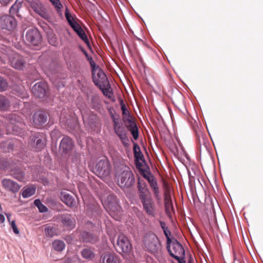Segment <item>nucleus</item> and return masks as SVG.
Returning a JSON list of instances; mask_svg holds the SVG:
<instances>
[{
    "label": "nucleus",
    "instance_id": "obj_1",
    "mask_svg": "<svg viewBox=\"0 0 263 263\" xmlns=\"http://www.w3.org/2000/svg\"><path fill=\"white\" fill-rule=\"evenodd\" d=\"M121 170L122 172L118 179V184L130 200L132 197V173L130 168L124 165H121Z\"/></svg>",
    "mask_w": 263,
    "mask_h": 263
},
{
    "label": "nucleus",
    "instance_id": "obj_2",
    "mask_svg": "<svg viewBox=\"0 0 263 263\" xmlns=\"http://www.w3.org/2000/svg\"><path fill=\"white\" fill-rule=\"evenodd\" d=\"M116 251L121 254L126 260H130L132 244L127 237L123 235L119 236L116 245Z\"/></svg>",
    "mask_w": 263,
    "mask_h": 263
},
{
    "label": "nucleus",
    "instance_id": "obj_3",
    "mask_svg": "<svg viewBox=\"0 0 263 263\" xmlns=\"http://www.w3.org/2000/svg\"><path fill=\"white\" fill-rule=\"evenodd\" d=\"M143 245L146 250L153 254L157 253L161 247L158 238L153 233H148L144 235Z\"/></svg>",
    "mask_w": 263,
    "mask_h": 263
},
{
    "label": "nucleus",
    "instance_id": "obj_4",
    "mask_svg": "<svg viewBox=\"0 0 263 263\" xmlns=\"http://www.w3.org/2000/svg\"><path fill=\"white\" fill-rule=\"evenodd\" d=\"M24 40L30 46L39 47L42 43V37L36 28H31L25 32Z\"/></svg>",
    "mask_w": 263,
    "mask_h": 263
},
{
    "label": "nucleus",
    "instance_id": "obj_5",
    "mask_svg": "<svg viewBox=\"0 0 263 263\" xmlns=\"http://www.w3.org/2000/svg\"><path fill=\"white\" fill-rule=\"evenodd\" d=\"M167 249L170 255L181 263V257L184 255V250L182 245L176 240L171 241L169 243H167Z\"/></svg>",
    "mask_w": 263,
    "mask_h": 263
},
{
    "label": "nucleus",
    "instance_id": "obj_6",
    "mask_svg": "<svg viewBox=\"0 0 263 263\" xmlns=\"http://www.w3.org/2000/svg\"><path fill=\"white\" fill-rule=\"evenodd\" d=\"M93 172L100 178L109 176L110 173V166L109 161L106 159L100 160L96 164L93 168Z\"/></svg>",
    "mask_w": 263,
    "mask_h": 263
},
{
    "label": "nucleus",
    "instance_id": "obj_7",
    "mask_svg": "<svg viewBox=\"0 0 263 263\" xmlns=\"http://www.w3.org/2000/svg\"><path fill=\"white\" fill-rule=\"evenodd\" d=\"M133 143V151L134 155L135 164L138 171L144 168H147L148 166L146 163L144 155L141 152V148L137 143Z\"/></svg>",
    "mask_w": 263,
    "mask_h": 263
},
{
    "label": "nucleus",
    "instance_id": "obj_8",
    "mask_svg": "<svg viewBox=\"0 0 263 263\" xmlns=\"http://www.w3.org/2000/svg\"><path fill=\"white\" fill-rule=\"evenodd\" d=\"M29 143L35 151H41L46 146V136L43 134H36L32 135L30 137Z\"/></svg>",
    "mask_w": 263,
    "mask_h": 263
},
{
    "label": "nucleus",
    "instance_id": "obj_9",
    "mask_svg": "<svg viewBox=\"0 0 263 263\" xmlns=\"http://www.w3.org/2000/svg\"><path fill=\"white\" fill-rule=\"evenodd\" d=\"M32 119L35 126L39 127H43L48 123L49 114L45 110H39L34 113Z\"/></svg>",
    "mask_w": 263,
    "mask_h": 263
},
{
    "label": "nucleus",
    "instance_id": "obj_10",
    "mask_svg": "<svg viewBox=\"0 0 263 263\" xmlns=\"http://www.w3.org/2000/svg\"><path fill=\"white\" fill-rule=\"evenodd\" d=\"M48 87L45 82H38L34 84L32 88V92L34 96L38 98H44L47 95Z\"/></svg>",
    "mask_w": 263,
    "mask_h": 263
},
{
    "label": "nucleus",
    "instance_id": "obj_11",
    "mask_svg": "<svg viewBox=\"0 0 263 263\" xmlns=\"http://www.w3.org/2000/svg\"><path fill=\"white\" fill-rule=\"evenodd\" d=\"M104 206L107 210L113 213L119 211L120 209L116 197L113 194L108 195L104 199Z\"/></svg>",
    "mask_w": 263,
    "mask_h": 263
},
{
    "label": "nucleus",
    "instance_id": "obj_12",
    "mask_svg": "<svg viewBox=\"0 0 263 263\" xmlns=\"http://www.w3.org/2000/svg\"><path fill=\"white\" fill-rule=\"evenodd\" d=\"M15 19L10 15H5L0 17V28L2 29L11 30L16 26Z\"/></svg>",
    "mask_w": 263,
    "mask_h": 263
},
{
    "label": "nucleus",
    "instance_id": "obj_13",
    "mask_svg": "<svg viewBox=\"0 0 263 263\" xmlns=\"http://www.w3.org/2000/svg\"><path fill=\"white\" fill-rule=\"evenodd\" d=\"M120 105L122 112V124L126 126L132 133V116L122 100L120 101Z\"/></svg>",
    "mask_w": 263,
    "mask_h": 263
},
{
    "label": "nucleus",
    "instance_id": "obj_14",
    "mask_svg": "<svg viewBox=\"0 0 263 263\" xmlns=\"http://www.w3.org/2000/svg\"><path fill=\"white\" fill-rule=\"evenodd\" d=\"M111 117H112L113 121H114V126L115 130L116 132V133L119 135L120 138L122 139L123 144L126 147L125 151L126 152L127 155L128 156V158H130V153L129 150L128 149V147H129V144L126 142V138H124V139L123 138V137H122L123 135H122L121 134H119V133H120L121 132V129H122V128L120 127V123L119 122V116L118 115L117 117H116L114 115L111 114Z\"/></svg>",
    "mask_w": 263,
    "mask_h": 263
},
{
    "label": "nucleus",
    "instance_id": "obj_15",
    "mask_svg": "<svg viewBox=\"0 0 263 263\" xmlns=\"http://www.w3.org/2000/svg\"><path fill=\"white\" fill-rule=\"evenodd\" d=\"M60 198L61 200L69 207H73L76 205L75 195L69 191H61Z\"/></svg>",
    "mask_w": 263,
    "mask_h": 263
},
{
    "label": "nucleus",
    "instance_id": "obj_16",
    "mask_svg": "<svg viewBox=\"0 0 263 263\" xmlns=\"http://www.w3.org/2000/svg\"><path fill=\"white\" fill-rule=\"evenodd\" d=\"M143 209L146 213L152 217L155 216V205L153 199L149 197L141 200Z\"/></svg>",
    "mask_w": 263,
    "mask_h": 263
},
{
    "label": "nucleus",
    "instance_id": "obj_17",
    "mask_svg": "<svg viewBox=\"0 0 263 263\" xmlns=\"http://www.w3.org/2000/svg\"><path fill=\"white\" fill-rule=\"evenodd\" d=\"M73 145V141L71 138L68 137H64L60 143V151L63 155L67 154L72 150Z\"/></svg>",
    "mask_w": 263,
    "mask_h": 263
},
{
    "label": "nucleus",
    "instance_id": "obj_18",
    "mask_svg": "<svg viewBox=\"0 0 263 263\" xmlns=\"http://www.w3.org/2000/svg\"><path fill=\"white\" fill-rule=\"evenodd\" d=\"M139 172L141 175L148 181L152 189L158 186L154 176L149 172L148 166L147 167V168L141 169Z\"/></svg>",
    "mask_w": 263,
    "mask_h": 263
},
{
    "label": "nucleus",
    "instance_id": "obj_19",
    "mask_svg": "<svg viewBox=\"0 0 263 263\" xmlns=\"http://www.w3.org/2000/svg\"><path fill=\"white\" fill-rule=\"evenodd\" d=\"M80 236L82 241L85 243L94 244L99 240L97 235L85 231L82 232Z\"/></svg>",
    "mask_w": 263,
    "mask_h": 263
},
{
    "label": "nucleus",
    "instance_id": "obj_20",
    "mask_svg": "<svg viewBox=\"0 0 263 263\" xmlns=\"http://www.w3.org/2000/svg\"><path fill=\"white\" fill-rule=\"evenodd\" d=\"M164 206L166 214L171 218L172 216V214L174 213V209L169 193H165L164 194Z\"/></svg>",
    "mask_w": 263,
    "mask_h": 263
},
{
    "label": "nucleus",
    "instance_id": "obj_21",
    "mask_svg": "<svg viewBox=\"0 0 263 263\" xmlns=\"http://www.w3.org/2000/svg\"><path fill=\"white\" fill-rule=\"evenodd\" d=\"M31 8L37 14L45 17L46 15L45 12V8L39 0H32L29 2Z\"/></svg>",
    "mask_w": 263,
    "mask_h": 263
},
{
    "label": "nucleus",
    "instance_id": "obj_22",
    "mask_svg": "<svg viewBox=\"0 0 263 263\" xmlns=\"http://www.w3.org/2000/svg\"><path fill=\"white\" fill-rule=\"evenodd\" d=\"M92 78L95 84L98 86L100 89L102 90L104 89H107V87L109 84L106 74L104 76V77H101L100 79H98L97 77L95 76V73H94V75H92Z\"/></svg>",
    "mask_w": 263,
    "mask_h": 263
},
{
    "label": "nucleus",
    "instance_id": "obj_23",
    "mask_svg": "<svg viewBox=\"0 0 263 263\" xmlns=\"http://www.w3.org/2000/svg\"><path fill=\"white\" fill-rule=\"evenodd\" d=\"M2 182L3 186L6 189L13 193L18 192L20 189V185L11 180L5 179L3 180Z\"/></svg>",
    "mask_w": 263,
    "mask_h": 263
},
{
    "label": "nucleus",
    "instance_id": "obj_24",
    "mask_svg": "<svg viewBox=\"0 0 263 263\" xmlns=\"http://www.w3.org/2000/svg\"><path fill=\"white\" fill-rule=\"evenodd\" d=\"M10 175L19 181H22L24 178L25 173L18 165H16L15 166L11 167L10 170Z\"/></svg>",
    "mask_w": 263,
    "mask_h": 263
},
{
    "label": "nucleus",
    "instance_id": "obj_25",
    "mask_svg": "<svg viewBox=\"0 0 263 263\" xmlns=\"http://www.w3.org/2000/svg\"><path fill=\"white\" fill-rule=\"evenodd\" d=\"M22 5L23 1L16 0L15 3L11 7L10 9V13L17 16L21 17L22 14Z\"/></svg>",
    "mask_w": 263,
    "mask_h": 263
},
{
    "label": "nucleus",
    "instance_id": "obj_26",
    "mask_svg": "<svg viewBox=\"0 0 263 263\" xmlns=\"http://www.w3.org/2000/svg\"><path fill=\"white\" fill-rule=\"evenodd\" d=\"M133 56H134L135 62L139 70L140 71L142 69L144 70L145 66V64L141 57L140 55L137 48L134 47V45H133Z\"/></svg>",
    "mask_w": 263,
    "mask_h": 263
},
{
    "label": "nucleus",
    "instance_id": "obj_27",
    "mask_svg": "<svg viewBox=\"0 0 263 263\" xmlns=\"http://www.w3.org/2000/svg\"><path fill=\"white\" fill-rule=\"evenodd\" d=\"M61 222L65 226L68 227L74 226L75 220L72 216L69 214H63L59 215Z\"/></svg>",
    "mask_w": 263,
    "mask_h": 263
},
{
    "label": "nucleus",
    "instance_id": "obj_28",
    "mask_svg": "<svg viewBox=\"0 0 263 263\" xmlns=\"http://www.w3.org/2000/svg\"><path fill=\"white\" fill-rule=\"evenodd\" d=\"M48 43L54 46L58 45V39L56 35L54 33L52 29L47 27L45 30Z\"/></svg>",
    "mask_w": 263,
    "mask_h": 263
},
{
    "label": "nucleus",
    "instance_id": "obj_29",
    "mask_svg": "<svg viewBox=\"0 0 263 263\" xmlns=\"http://www.w3.org/2000/svg\"><path fill=\"white\" fill-rule=\"evenodd\" d=\"M138 191L139 192V198L140 200L147 197H149V196H148L149 191L147 188L145 182H139Z\"/></svg>",
    "mask_w": 263,
    "mask_h": 263
},
{
    "label": "nucleus",
    "instance_id": "obj_30",
    "mask_svg": "<svg viewBox=\"0 0 263 263\" xmlns=\"http://www.w3.org/2000/svg\"><path fill=\"white\" fill-rule=\"evenodd\" d=\"M11 102L8 97L0 95V111H7L10 107Z\"/></svg>",
    "mask_w": 263,
    "mask_h": 263
},
{
    "label": "nucleus",
    "instance_id": "obj_31",
    "mask_svg": "<svg viewBox=\"0 0 263 263\" xmlns=\"http://www.w3.org/2000/svg\"><path fill=\"white\" fill-rule=\"evenodd\" d=\"M117 257L110 253H105L103 254L100 258L102 263H117Z\"/></svg>",
    "mask_w": 263,
    "mask_h": 263
},
{
    "label": "nucleus",
    "instance_id": "obj_32",
    "mask_svg": "<svg viewBox=\"0 0 263 263\" xmlns=\"http://www.w3.org/2000/svg\"><path fill=\"white\" fill-rule=\"evenodd\" d=\"M82 40H86L87 36L80 25L77 23L71 27Z\"/></svg>",
    "mask_w": 263,
    "mask_h": 263
},
{
    "label": "nucleus",
    "instance_id": "obj_33",
    "mask_svg": "<svg viewBox=\"0 0 263 263\" xmlns=\"http://www.w3.org/2000/svg\"><path fill=\"white\" fill-rule=\"evenodd\" d=\"M12 65L15 69L22 70L25 67V62L22 58H18L13 60Z\"/></svg>",
    "mask_w": 263,
    "mask_h": 263
},
{
    "label": "nucleus",
    "instance_id": "obj_34",
    "mask_svg": "<svg viewBox=\"0 0 263 263\" xmlns=\"http://www.w3.org/2000/svg\"><path fill=\"white\" fill-rule=\"evenodd\" d=\"M14 144L12 142H3L0 143V148L5 153H9L13 150Z\"/></svg>",
    "mask_w": 263,
    "mask_h": 263
},
{
    "label": "nucleus",
    "instance_id": "obj_35",
    "mask_svg": "<svg viewBox=\"0 0 263 263\" xmlns=\"http://www.w3.org/2000/svg\"><path fill=\"white\" fill-rule=\"evenodd\" d=\"M82 257L87 259H91L95 257V253L89 248H85L81 251Z\"/></svg>",
    "mask_w": 263,
    "mask_h": 263
},
{
    "label": "nucleus",
    "instance_id": "obj_36",
    "mask_svg": "<svg viewBox=\"0 0 263 263\" xmlns=\"http://www.w3.org/2000/svg\"><path fill=\"white\" fill-rule=\"evenodd\" d=\"M52 247L57 251H62L65 248V243L62 240H55L52 242Z\"/></svg>",
    "mask_w": 263,
    "mask_h": 263
},
{
    "label": "nucleus",
    "instance_id": "obj_37",
    "mask_svg": "<svg viewBox=\"0 0 263 263\" xmlns=\"http://www.w3.org/2000/svg\"><path fill=\"white\" fill-rule=\"evenodd\" d=\"M98 122V117L95 114L89 115L87 119V122L91 127L96 126Z\"/></svg>",
    "mask_w": 263,
    "mask_h": 263
},
{
    "label": "nucleus",
    "instance_id": "obj_38",
    "mask_svg": "<svg viewBox=\"0 0 263 263\" xmlns=\"http://www.w3.org/2000/svg\"><path fill=\"white\" fill-rule=\"evenodd\" d=\"M65 17L69 25L72 27L73 25L77 24L78 23L74 20L71 14L69 13L68 8H67L65 12Z\"/></svg>",
    "mask_w": 263,
    "mask_h": 263
},
{
    "label": "nucleus",
    "instance_id": "obj_39",
    "mask_svg": "<svg viewBox=\"0 0 263 263\" xmlns=\"http://www.w3.org/2000/svg\"><path fill=\"white\" fill-rule=\"evenodd\" d=\"M91 106L92 108L98 109L100 108V102L99 98L93 96L91 98Z\"/></svg>",
    "mask_w": 263,
    "mask_h": 263
},
{
    "label": "nucleus",
    "instance_id": "obj_40",
    "mask_svg": "<svg viewBox=\"0 0 263 263\" xmlns=\"http://www.w3.org/2000/svg\"><path fill=\"white\" fill-rule=\"evenodd\" d=\"M35 192V188L29 187L26 189L22 193V196L24 198H27L33 195Z\"/></svg>",
    "mask_w": 263,
    "mask_h": 263
},
{
    "label": "nucleus",
    "instance_id": "obj_41",
    "mask_svg": "<svg viewBox=\"0 0 263 263\" xmlns=\"http://www.w3.org/2000/svg\"><path fill=\"white\" fill-rule=\"evenodd\" d=\"M34 204L36 206L41 213L47 212L48 208L43 204H42L40 199H36L34 201Z\"/></svg>",
    "mask_w": 263,
    "mask_h": 263
},
{
    "label": "nucleus",
    "instance_id": "obj_42",
    "mask_svg": "<svg viewBox=\"0 0 263 263\" xmlns=\"http://www.w3.org/2000/svg\"><path fill=\"white\" fill-rule=\"evenodd\" d=\"M139 137V129L135 121L133 119V138L137 140Z\"/></svg>",
    "mask_w": 263,
    "mask_h": 263
},
{
    "label": "nucleus",
    "instance_id": "obj_43",
    "mask_svg": "<svg viewBox=\"0 0 263 263\" xmlns=\"http://www.w3.org/2000/svg\"><path fill=\"white\" fill-rule=\"evenodd\" d=\"M45 232L46 235L52 237L56 234L55 229L53 227H47L45 229Z\"/></svg>",
    "mask_w": 263,
    "mask_h": 263
},
{
    "label": "nucleus",
    "instance_id": "obj_44",
    "mask_svg": "<svg viewBox=\"0 0 263 263\" xmlns=\"http://www.w3.org/2000/svg\"><path fill=\"white\" fill-rule=\"evenodd\" d=\"M8 87V83L5 79L0 77V91H5Z\"/></svg>",
    "mask_w": 263,
    "mask_h": 263
},
{
    "label": "nucleus",
    "instance_id": "obj_45",
    "mask_svg": "<svg viewBox=\"0 0 263 263\" xmlns=\"http://www.w3.org/2000/svg\"><path fill=\"white\" fill-rule=\"evenodd\" d=\"M87 58V60L88 61L89 64L90 65V67L91 68V72H92V75H94V73H95L97 67L98 65H96L95 62L93 61L92 58L88 56Z\"/></svg>",
    "mask_w": 263,
    "mask_h": 263
},
{
    "label": "nucleus",
    "instance_id": "obj_46",
    "mask_svg": "<svg viewBox=\"0 0 263 263\" xmlns=\"http://www.w3.org/2000/svg\"><path fill=\"white\" fill-rule=\"evenodd\" d=\"M50 1L52 3V4L55 6V7L57 9V11L58 13L61 11V9L62 7V5L61 4L59 0H50Z\"/></svg>",
    "mask_w": 263,
    "mask_h": 263
},
{
    "label": "nucleus",
    "instance_id": "obj_47",
    "mask_svg": "<svg viewBox=\"0 0 263 263\" xmlns=\"http://www.w3.org/2000/svg\"><path fill=\"white\" fill-rule=\"evenodd\" d=\"M15 91V94L19 97H23L24 95L25 90L23 88L17 87L14 89Z\"/></svg>",
    "mask_w": 263,
    "mask_h": 263
},
{
    "label": "nucleus",
    "instance_id": "obj_48",
    "mask_svg": "<svg viewBox=\"0 0 263 263\" xmlns=\"http://www.w3.org/2000/svg\"><path fill=\"white\" fill-rule=\"evenodd\" d=\"M97 71V79H99L101 77H104V76L105 74L103 70L99 66H97L96 71Z\"/></svg>",
    "mask_w": 263,
    "mask_h": 263
},
{
    "label": "nucleus",
    "instance_id": "obj_49",
    "mask_svg": "<svg viewBox=\"0 0 263 263\" xmlns=\"http://www.w3.org/2000/svg\"><path fill=\"white\" fill-rule=\"evenodd\" d=\"M10 224L13 229V232L15 234H18L20 233V231L17 228L15 220H12L11 222H10Z\"/></svg>",
    "mask_w": 263,
    "mask_h": 263
},
{
    "label": "nucleus",
    "instance_id": "obj_50",
    "mask_svg": "<svg viewBox=\"0 0 263 263\" xmlns=\"http://www.w3.org/2000/svg\"><path fill=\"white\" fill-rule=\"evenodd\" d=\"M163 232L167 239V243H169V242L172 241L170 238V236H171V232L168 228H167L166 230H164Z\"/></svg>",
    "mask_w": 263,
    "mask_h": 263
},
{
    "label": "nucleus",
    "instance_id": "obj_51",
    "mask_svg": "<svg viewBox=\"0 0 263 263\" xmlns=\"http://www.w3.org/2000/svg\"><path fill=\"white\" fill-rule=\"evenodd\" d=\"M7 165V162L0 158V170L4 169Z\"/></svg>",
    "mask_w": 263,
    "mask_h": 263
},
{
    "label": "nucleus",
    "instance_id": "obj_52",
    "mask_svg": "<svg viewBox=\"0 0 263 263\" xmlns=\"http://www.w3.org/2000/svg\"><path fill=\"white\" fill-rule=\"evenodd\" d=\"M66 123L67 124V126L70 127V128H72L74 127L76 124V121L74 122L73 120L71 119H67Z\"/></svg>",
    "mask_w": 263,
    "mask_h": 263
},
{
    "label": "nucleus",
    "instance_id": "obj_53",
    "mask_svg": "<svg viewBox=\"0 0 263 263\" xmlns=\"http://www.w3.org/2000/svg\"><path fill=\"white\" fill-rule=\"evenodd\" d=\"M152 189H153L154 194L155 196V197L156 198L158 199L159 197V188H158V186L153 188Z\"/></svg>",
    "mask_w": 263,
    "mask_h": 263
},
{
    "label": "nucleus",
    "instance_id": "obj_54",
    "mask_svg": "<svg viewBox=\"0 0 263 263\" xmlns=\"http://www.w3.org/2000/svg\"><path fill=\"white\" fill-rule=\"evenodd\" d=\"M12 1V0H0V3L4 6H6Z\"/></svg>",
    "mask_w": 263,
    "mask_h": 263
},
{
    "label": "nucleus",
    "instance_id": "obj_55",
    "mask_svg": "<svg viewBox=\"0 0 263 263\" xmlns=\"http://www.w3.org/2000/svg\"><path fill=\"white\" fill-rule=\"evenodd\" d=\"M83 41L86 44L88 48L92 51V48L90 45V43L88 39V37L86 38V40H83Z\"/></svg>",
    "mask_w": 263,
    "mask_h": 263
},
{
    "label": "nucleus",
    "instance_id": "obj_56",
    "mask_svg": "<svg viewBox=\"0 0 263 263\" xmlns=\"http://www.w3.org/2000/svg\"><path fill=\"white\" fill-rule=\"evenodd\" d=\"M80 49L82 51V52L85 54L86 58H87L89 55L86 51L81 46H79Z\"/></svg>",
    "mask_w": 263,
    "mask_h": 263
},
{
    "label": "nucleus",
    "instance_id": "obj_57",
    "mask_svg": "<svg viewBox=\"0 0 263 263\" xmlns=\"http://www.w3.org/2000/svg\"><path fill=\"white\" fill-rule=\"evenodd\" d=\"M160 224L161 227L163 231L166 230L167 227H165V223L164 222L160 221Z\"/></svg>",
    "mask_w": 263,
    "mask_h": 263
},
{
    "label": "nucleus",
    "instance_id": "obj_58",
    "mask_svg": "<svg viewBox=\"0 0 263 263\" xmlns=\"http://www.w3.org/2000/svg\"><path fill=\"white\" fill-rule=\"evenodd\" d=\"M5 218L4 215L0 214V224H2L5 222Z\"/></svg>",
    "mask_w": 263,
    "mask_h": 263
},
{
    "label": "nucleus",
    "instance_id": "obj_59",
    "mask_svg": "<svg viewBox=\"0 0 263 263\" xmlns=\"http://www.w3.org/2000/svg\"><path fill=\"white\" fill-rule=\"evenodd\" d=\"M5 215H6L8 221L9 222V223L11 222L10 217L11 216V214L9 213H5Z\"/></svg>",
    "mask_w": 263,
    "mask_h": 263
},
{
    "label": "nucleus",
    "instance_id": "obj_60",
    "mask_svg": "<svg viewBox=\"0 0 263 263\" xmlns=\"http://www.w3.org/2000/svg\"><path fill=\"white\" fill-rule=\"evenodd\" d=\"M16 118H18L15 115H12V117H11L10 119L11 120L14 119V120H16Z\"/></svg>",
    "mask_w": 263,
    "mask_h": 263
},
{
    "label": "nucleus",
    "instance_id": "obj_61",
    "mask_svg": "<svg viewBox=\"0 0 263 263\" xmlns=\"http://www.w3.org/2000/svg\"><path fill=\"white\" fill-rule=\"evenodd\" d=\"M3 211V208L2 207L1 204H0V212H2Z\"/></svg>",
    "mask_w": 263,
    "mask_h": 263
},
{
    "label": "nucleus",
    "instance_id": "obj_62",
    "mask_svg": "<svg viewBox=\"0 0 263 263\" xmlns=\"http://www.w3.org/2000/svg\"><path fill=\"white\" fill-rule=\"evenodd\" d=\"M202 139H203V141H204V138L203 137H202Z\"/></svg>",
    "mask_w": 263,
    "mask_h": 263
},
{
    "label": "nucleus",
    "instance_id": "obj_63",
    "mask_svg": "<svg viewBox=\"0 0 263 263\" xmlns=\"http://www.w3.org/2000/svg\"><path fill=\"white\" fill-rule=\"evenodd\" d=\"M189 263H191V262H190Z\"/></svg>",
    "mask_w": 263,
    "mask_h": 263
}]
</instances>
